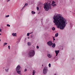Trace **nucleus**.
Wrapping results in <instances>:
<instances>
[{
	"label": "nucleus",
	"instance_id": "obj_1",
	"mask_svg": "<svg viewBox=\"0 0 75 75\" xmlns=\"http://www.w3.org/2000/svg\"><path fill=\"white\" fill-rule=\"evenodd\" d=\"M53 22L55 25H57L58 28H60L61 30H63L66 26L67 20L63 17L61 16L60 14H57L53 17Z\"/></svg>",
	"mask_w": 75,
	"mask_h": 75
},
{
	"label": "nucleus",
	"instance_id": "obj_2",
	"mask_svg": "<svg viewBox=\"0 0 75 75\" xmlns=\"http://www.w3.org/2000/svg\"><path fill=\"white\" fill-rule=\"evenodd\" d=\"M44 8L46 11H48L49 9H51V4L50 3L45 4L44 5Z\"/></svg>",
	"mask_w": 75,
	"mask_h": 75
},
{
	"label": "nucleus",
	"instance_id": "obj_3",
	"mask_svg": "<svg viewBox=\"0 0 75 75\" xmlns=\"http://www.w3.org/2000/svg\"><path fill=\"white\" fill-rule=\"evenodd\" d=\"M28 54L30 57H33V56H34L35 55V52L34 50H31L29 52Z\"/></svg>",
	"mask_w": 75,
	"mask_h": 75
},
{
	"label": "nucleus",
	"instance_id": "obj_4",
	"mask_svg": "<svg viewBox=\"0 0 75 75\" xmlns=\"http://www.w3.org/2000/svg\"><path fill=\"white\" fill-rule=\"evenodd\" d=\"M20 66L18 65L16 67V71H17V73L19 75H21V71H20Z\"/></svg>",
	"mask_w": 75,
	"mask_h": 75
},
{
	"label": "nucleus",
	"instance_id": "obj_5",
	"mask_svg": "<svg viewBox=\"0 0 75 75\" xmlns=\"http://www.w3.org/2000/svg\"><path fill=\"white\" fill-rule=\"evenodd\" d=\"M47 67H45L43 69V73L44 74H47Z\"/></svg>",
	"mask_w": 75,
	"mask_h": 75
},
{
	"label": "nucleus",
	"instance_id": "obj_6",
	"mask_svg": "<svg viewBox=\"0 0 75 75\" xmlns=\"http://www.w3.org/2000/svg\"><path fill=\"white\" fill-rule=\"evenodd\" d=\"M47 44L48 45H49V46H52V42L51 41H49L47 42Z\"/></svg>",
	"mask_w": 75,
	"mask_h": 75
},
{
	"label": "nucleus",
	"instance_id": "obj_7",
	"mask_svg": "<svg viewBox=\"0 0 75 75\" xmlns=\"http://www.w3.org/2000/svg\"><path fill=\"white\" fill-rule=\"evenodd\" d=\"M51 5L53 7H55L56 6H57V4H55V2L54 1H52Z\"/></svg>",
	"mask_w": 75,
	"mask_h": 75
},
{
	"label": "nucleus",
	"instance_id": "obj_8",
	"mask_svg": "<svg viewBox=\"0 0 75 75\" xmlns=\"http://www.w3.org/2000/svg\"><path fill=\"white\" fill-rule=\"evenodd\" d=\"M55 52L56 54V56H57L58 55V53L59 52V50H55Z\"/></svg>",
	"mask_w": 75,
	"mask_h": 75
},
{
	"label": "nucleus",
	"instance_id": "obj_9",
	"mask_svg": "<svg viewBox=\"0 0 75 75\" xmlns=\"http://www.w3.org/2000/svg\"><path fill=\"white\" fill-rule=\"evenodd\" d=\"M12 35L13 36V37H16L17 36V33H13L12 34Z\"/></svg>",
	"mask_w": 75,
	"mask_h": 75
},
{
	"label": "nucleus",
	"instance_id": "obj_10",
	"mask_svg": "<svg viewBox=\"0 0 75 75\" xmlns=\"http://www.w3.org/2000/svg\"><path fill=\"white\" fill-rule=\"evenodd\" d=\"M47 56L49 58H51V57H52V55L50 54H48L47 55Z\"/></svg>",
	"mask_w": 75,
	"mask_h": 75
},
{
	"label": "nucleus",
	"instance_id": "obj_11",
	"mask_svg": "<svg viewBox=\"0 0 75 75\" xmlns=\"http://www.w3.org/2000/svg\"><path fill=\"white\" fill-rule=\"evenodd\" d=\"M52 47L53 48H55V46L56 45H55V43H53V44H52Z\"/></svg>",
	"mask_w": 75,
	"mask_h": 75
},
{
	"label": "nucleus",
	"instance_id": "obj_12",
	"mask_svg": "<svg viewBox=\"0 0 75 75\" xmlns=\"http://www.w3.org/2000/svg\"><path fill=\"white\" fill-rule=\"evenodd\" d=\"M58 36V33H57L55 34V37H57Z\"/></svg>",
	"mask_w": 75,
	"mask_h": 75
},
{
	"label": "nucleus",
	"instance_id": "obj_13",
	"mask_svg": "<svg viewBox=\"0 0 75 75\" xmlns=\"http://www.w3.org/2000/svg\"><path fill=\"white\" fill-rule=\"evenodd\" d=\"M35 71L34 70H33V75H34L35 74Z\"/></svg>",
	"mask_w": 75,
	"mask_h": 75
},
{
	"label": "nucleus",
	"instance_id": "obj_14",
	"mask_svg": "<svg viewBox=\"0 0 75 75\" xmlns=\"http://www.w3.org/2000/svg\"><path fill=\"white\" fill-rule=\"evenodd\" d=\"M52 29L53 31H55V28L54 27H53L52 28Z\"/></svg>",
	"mask_w": 75,
	"mask_h": 75
},
{
	"label": "nucleus",
	"instance_id": "obj_15",
	"mask_svg": "<svg viewBox=\"0 0 75 75\" xmlns=\"http://www.w3.org/2000/svg\"><path fill=\"white\" fill-rule=\"evenodd\" d=\"M28 6V4H25V6H23V7L22 8H23L24 7H25V6Z\"/></svg>",
	"mask_w": 75,
	"mask_h": 75
},
{
	"label": "nucleus",
	"instance_id": "obj_16",
	"mask_svg": "<svg viewBox=\"0 0 75 75\" xmlns=\"http://www.w3.org/2000/svg\"><path fill=\"white\" fill-rule=\"evenodd\" d=\"M32 13V14H35V12H34V11H32V12H31Z\"/></svg>",
	"mask_w": 75,
	"mask_h": 75
},
{
	"label": "nucleus",
	"instance_id": "obj_17",
	"mask_svg": "<svg viewBox=\"0 0 75 75\" xmlns=\"http://www.w3.org/2000/svg\"><path fill=\"white\" fill-rule=\"evenodd\" d=\"M32 33H28L27 35V36H29V35H30V34H32Z\"/></svg>",
	"mask_w": 75,
	"mask_h": 75
},
{
	"label": "nucleus",
	"instance_id": "obj_18",
	"mask_svg": "<svg viewBox=\"0 0 75 75\" xmlns=\"http://www.w3.org/2000/svg\"><path fill=\"white\" fill-rule=\"evenodd\" d=\"M28 45H29V46L31 45V43L30 42H28Z\"/></svg>",
	"mask_w": 75,
	"mask_h": 75
},
{
	"label": "nucleus",
	"instance_id": "obj_19",
	"mask_svg": "<svg viewBox=\"0 0 75 75\" xmlns=\"http://www.w3.org/2000/svg\"><path fill=\"white\" fill-rule=\"evenodd\" d=\"M7 44V43H4V46H5V45H6Z\"/></svg>",
	"mask_w": 75,
	"mask_h": 75
},
{
	"label": "nucleus",
	"instance_id": "obj_20",
	"mask_svg": "<svg viewBox=\"0 0 75 75\" xmlns=\"http://www.w3.org/2000/svg\"><path fill=\"white\" fill-rule=\"evenodd\" d=\"M37 10L38 11L39 10V8H38V7H37Z\"/></svg>",
	"mask_w": 75,
	"mask_h": 75
},
{
	"label": "nucleus",
	"instance_id": "obj_21",
	"mask_svg": "<svg viewBox=\"0 0 75 75\" xmlns=\"http://www.w3.org/2000/svg\"><path fill=\"white\" fill-rule=\"evenodd\" d=\"M5 70L6 71V72H8V69L6 70L5 69Z\"/></svg>",
	"mask_w": 75,
	"mask_h": 75
},
{
	"label": "nucleus",
	"instance_id": "obj_22",
	"mask_svg": "<svg viewBox=\"0 0 75 75\" xmlns=\"http://www.w3.org/2000/svg\"><path fill=\"white\" fill-rule=\"evenodd\" d=\"M49 67L50 68L51 67V64L50 63L49 64Z\"/></svg>",
	"mask_w": 75,
	"mask_h": 75
},
{
	"label": "nucleus",
	"instance_id": "obj_23",
	"mask_svg": "<svg viewBox=\"0 0 75 75\" xmlns=\"http://www.w3.org/2000/svg\"><path fill=\"white\" fill-rule=\"evenodd\" d=\"M9 15H7V16H5V17H9Z\"/></svg>",
	"mask_w": 75,
	"mask_h": 75
},
{
	"label": "nucleus",
	"instance_id": "obj_24",
	"mask_svg": "<svg viewBox=\"0 0 75 75\" xmlns=\"http://www.w3.org/2000/svg\"><path fill=\"white\" fill-rule=\"evenodd\" d=\"M8 48L9 50H10V46H8Z\"/></svg>",
	"mask_w": 75,
	"mask_h": 75
},
{
	"label": "nucleus",
	"instance_id": "obj_25",
	"mask_svg": "<svg viewBox=\"0 0 75 75\" xmlns=\"http://www.w3.org/2000/svg\"><path fill=\"white\" fill-rule=\"evenodd\" d=\"M7 26H8V27H10V25H9L7 24Z\"/></svg>",
	"mask_w": 75,
	"mask_h": 75
},
{
	"label": "nucleus",
	"instance_id": "obj_26",
	"mask_svg": "<svg viewBox=\"0 0 75 75\" xmlns=\"http://www.w3.org/2000/svg\"><path fill=\"white\" fill-rule=\"evenodd\" d=\"M38 49V48H39V47L38 46H37L36 47Z\"/></svg>",
	"mask_w": 75,
	"mask_h": 75
},
{
	"label": "nucleus",
	"instance_id": "obj_27",
	"mask_svg": "<svg viewBox=\"0 0 75 75\" xmlns=\"http://www.w3.org/2000/svg\"><path fill=\"white\" fill-rule=\"evenodd\" d=\"M26 71H27V69H25L24 70V71L26 72Z\"/></svg>",
	"mask_w": 75,
	"mask_h": 75
},
{
	"label": "nucleus",
	"instance_id": "obj_28",
	"mask_svg": "<svg viewBox=\"0 0 75 75\" xmlns=\"http://www.w3.org/2000/svg\"><path fill=\"white\" fill-rule=\"evenodd\" d=\"M53 41H55V39L54 38V37H53Z\"/></svg>",
	"mask_w": 75,
	"mask_h": 75
},
{
	"label": "nucleus",
	"instance_id": "obj_29",
	"mask_svg": "<svg viewBox=\"0 0 75 75\" xmlns=\"http://www.w3.org/2000/svg\"><path fill=\"white\" fill-rule=\"evenodd\" d=\"M10 1V0H8V1H7L8 2V1Z\"/></svg>",
	"mask_w": 75,
	"mask_h": 75
},
{
	"label": "nucleus",
	"instance_id": "obj_30",
	"mask_svg": "<svg viewBox=\"0 0 75 75\" xmlns=\"http://www.w3.org/2000/svg\"><path fill=\"white\" fill-rule=\"evenodd\" d=\"M1 29H0V32H1Z\"/></svg>",
	"mask_w": 75,
	"mask_h": 75
},
{
	"label": "nucleus",
	"instance_id": "obj_31",
	"mask_svg": "<svg viewBox=\"0 0 75 75\" xmlns=\"http://www.w3.org/2000/svg\"><path fill=\"white\" fill-rule=\"evenodd\" d=\"M28 39H29V38H30L28 37Z\"/></svg>",
	"mask_w": 75,
	"mask_h": 75
},
{
	"label": "nucleus",
	"instance_id": "obj_32",
	"mask_svg": "<svg viewBox=\"0 0 75 75\" xmlns=\"http://www.w3.org/2000/svg\"><path fill=\"white\" fill-rule=\"evenodd\" d=\"M1 35V33H0V35Z\"/></svg>",
	"mask_w": 75,
	"mask_h": 75
},
{
	"label": "nucleus",
	"instance_id": "obj_33",
	"mask_svg": "<svg viewBox=\"0 0 75 75\" xmlns=\"http://www.w3.org/2000/svg\"><path fill=\"white\" fill-rule=\"evenodd\" d=\"M1 41V40L0 39V42Z\"/></svg>",
	"mask_w": 75,
	"mask_h": 75
},
{
	"label": "nucleus",
	"instance_id": "obj_34",
	"mask_svg": "<svg viewBox=\"0 0 75 75\" xmlns=\"http://www.w3.org/2000/svg\"><path fill=\"white\" fill-rule=\"evenodd\" d=\"M42 66H43V65H42Z\"/></svg>",
	"mask_w": 75,
	"mask_h": 75
}]
</instances>
